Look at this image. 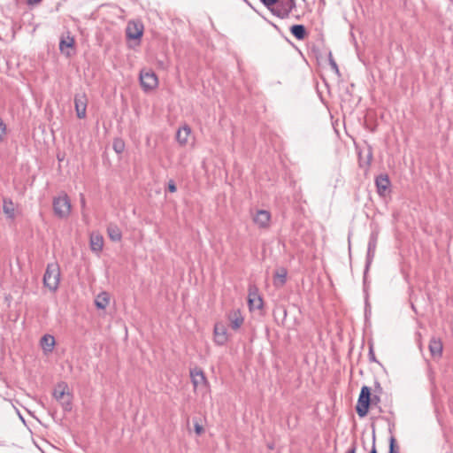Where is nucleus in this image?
<instances>
[{
	"mask_svg": "<svg viewBox=\"0 0 453 453\" xmlns=\"http://www.w3.org/2000/svg\"><path fill=\"white\" fill-rule=\"evenodd\" d=\"M60 275V267L58 263L48 264L42 279L44 287L55 292L58 288Z\"/></svg>",
	"mask_w": 453,
	"mask_h": 453,
	"instance_id": "obj_1",
	"label": "nucleus"
},
{
	"mask_svg": "<svg viewBox=\"0 0 453 453\" xmlns=\"http://www.w3.org/2000/svg\"><path fill=\"white\" fill-rule=\"evenodd\" d=\"M54 214L59 219H67L71 213L72 204L66 193L54 196L52 200Z\"/></svg>",
	"mask_w": 453,
	"mask_h": 453,
	"instance_id": "obj_2",
	"label": "nucleus"
},
{
	"mask_svg": "<svg viewBox=\"0 0 453 453\" xmlns=\"http://www.w3.org/2000/svg\"><path fill=\"white\" fill-rule=\"evenodd\" d=\"M372 406V389L364 385L361 388L360 394L356 405V411L360 418H365Z\"/></svg>",
	"mask_w": 453,
	"mask_h": 453,
	"instance_id": "obj_3",
	"label": "nucleus"
},
{
	"mask_svg": "<svg viewBox=\"0 0 453 453\" xmlns=\"http://www.w3.org/2000/svg\"><path fill=\"white\" fill-rule=\"evenodd\" d=\"M296 6V0H278L277 4L271 9V12L280 19H286Z\"/></svg>",
	"mask_w": 453,
	"mask_h": 453,
	"instance_id": "obj_4",
	"label": "nucleus"
},
{
	"mask_svg": "<svg viewBox=\"0 0 453 453\" xmlns=\"http://www.w3.org/2000/svg\"><path fill=\"white\" fill-rule=\"evenodd\" d=\"M140 84L144 91H150L157 88L158 84L157 76L151 70L142 69L140 72Z\"/></svg>",
	"mask_w": 453,
	"mask_h": 453,
	"instance_id": "obj_5",
	"label": "nucleus"
},
{
	"mask_svg": "<svg viewBox=\"0 0 453 453\" xmlns=\"http://www.w3.org/2000/svg\"><path fill=\"white\" fill-rule=\"evenodd\" d=\"M377 242H378V233L375 231H372L370 234L369 241H368L365 266V271H364V279H366L367 272H368V270L372 265V262L374 258L375 250H376V247H377Z\"/></svg>",
	"mask_w": 453,
	"mask_h": 453,
	"instance_id": "obj_6",
	"label": "nucleus"
},
{
	"mask_svg": "<svg viewBox=\"0 0 453 453\" xmlns=\"http://www.w3.org/2000/svg\"><path fill=\"white\" fill-rule=\"evenodd\" d=\"M252 219L259 228L266 229L270 226L271 213L267 210H257Z\"/></svg>",
	"mask_w": 453,
	"mask_h": 453,
	"instance_id": "obj_7",
	"label": "nucleus"
},
{
	"mask_svg": "<svg viewBox=\"0 0 453 453\" xmlns=\"http://www.w3.org/2000/svg\"><path fill=\"white\" fill-rule=\"evenodd\" d=\"M74 107L79 119H84L87 113V97L85 94H77L74 96Z\"/></svg>",
	"mask_w": 453,
	"mask_h": 453,
	"instance_id": "obj_8",
	"label": "nucleus"
},
{
	"mask_svg": "<svg viewBox=\"0 0 453 453\" xmlns=\"http://www.w3.org/2000/svg\"><path fill=\"white\" fill-rule=\"evenodd\" d=\"M391 182L388 174H380L375 178V186L380 196H384L389 190Z\"/></svg>",
	"mask_w": 453,
	"mask_h": 453,
	"instance_id": "obj_9",
	"label": "nucleus"
},
{
	"mask_svg": "<svg viewBox=\"0 0 453 453\" xmlns=\"http://www.w3.org/2000/svg\"><path fill=\"white\" fill-rule=\"evenodd\" d=\"M214 341L219 346L224 345L227 341V332L222 323H216L214 326Z\"/></svg>",
	"mask_w": 453,
	"mask_h": 453,
	"instance_id": "obj_10",
	"label": "nucleus"
},
{
	"mask_svg": "<svg viewBox=\"0 0 453 453\" xmlns=\"http://www.w3.org/2000/svg\"><path fill=\"white\" fill-rule=\"evenodd\" d=\"M227 319L230 322L231 328L234 330L239 329L244 320L240 310L231 311L227 315Z\"/></svg>",
	"mask_w": 453,
	"mask_h": 453,
	"instance_id": "obj_11",
	"label": "nucleus"
},
{
	"mask_svg": "<svg viewBox=\"0 0 453 453\" xmlns=\"http://www.w3.org/2000/svg\"><path fill=\"white\" fill-rule=\"evenodd\" d=\"M40 345L45 354L51 353L56 345L55 337L49 334H44L40 340Z\"/></svg>",
	"mask_w": 453,
	"mask_h": 453,
	"instance_id": "obj_12",
	"label": "nucleus"
},
{
	"mask_svg": "<svg viewBox=\"0 0 453 453\" xmlns=\"http://www.w3.org/2000/svg\"><path fill=\"white\" fill-rule=\"evenodd\" d=\"M190 377L191 381L194 385V388H197L201 384H206L207 379L204 375V372L198 368H194L190 370Z\"/></svg>",
	"mask_w": 453,
	"mask_h": 453,
	"instance_id": "obj_13",
	"label": "nucleus"
},
{
	"mask_svg": "<svg viewBox=\"0 0 453 453\" xmlns=\"http://www.w3.org/2000/svg\"><path fill=\"white\" fill-rule=\"evenodd\" d=\"M442 342L439 338L433 337L429 342V350L433 357H441L442 354Z\"/></svg>",
	"mask_w": 453,
	"mask_h": 453,
	"instance_id": "obj_14",
	"label": "nucleus"
},
{
	"mask_svg": "<svg viewBox=\"0 0 453 453\" xmlns=\"http://www.w3.org/2000/svg\"><path fill=\"white\" fill-rule=\"evenodd\" d=\"M107 234L111 241L120 242L122 239V232L116 223H109L107 226Z\"/></svg>",
	"mask_w": 453,
	"mask_h": 453,
	"instance_id": "obj_15",
	"label": "nucleus"
},
{
	"mask_svg": "<svg viewBox=\"0 0 453 453\" xmlns=\"http://www.w3.org/2000/svg\"><path fill=\"white\" fill-rule=\"evenodd\" d=\"M70 394L71 393L68 390V385L65 382L58 383L53 391V396L58 402L65 398Z\"/></svg>",
	"mask_w": 453,
	"mask_h": 453,
	"instance_id": "obj_16",
	"label": "nucleus"
},
{
	"mask_svg": "<svg viewBox=\"0 0 453 453\" xmlns=\"http://www.w3.org/2000/svg\"><path fill=\"white\" fill-rule=\"evenodd\" d=\"M291 35L297 40H303L308 33L306 27L303 24H294L289 27Z\"/></svg>",
	"mask_w": 453,
	"mask_h": 453,
	"instance_id": "obj_17",
	"label": "nucleus"
},
{
	"mask_svg": "<svg viewBox=\"0 0 453 453\" xmlns=\"http://www.w3.org/2000/svg\"><path fill=\"white\" fill-rule=\"evenodd\" d=\"M126 35L127 39L140 40L143 35V27L142 26L138 27L137 25H134V27H131L128 25L126 30Z\"/></svg>",
	"mask_w": 453,
	"mask_h": 453,
	"instance_id": "obj_18",
	"label": "nucleus"
},
{
	"mask_svg": "<svg viewBox=\"0 0 453 453\" xmlns=\"http://www.w3.org/2000/svg\"><path fill=\"white\" fill-rule=\"evenodd\" d=\"M191 134V128L188 125H184L179 128L176 133V140L180 145H185L188 142V136Z\"/></svg>",
	"mask_w": 453,
	"mask_h": 453,
	"instance_id": "obj_19",
	"label": "nucleus"
},
{
	"mask_svg": "<svg viewBox=\"0 0 453 453\" xmlns=\"http://www.w3.org/2000/svg\"><path fill=\"white\" fill-rule=\"evenodd\" d=\"M90 248L92 251L99 252L104 248V238L100 234H91Z\"/></svg>",
	"mask_w": 453,
	"mask_h": 453,
	"instance_id": "obj_20",
	"label": "nucleus"
},
{
	"mask_svg": "<svg viewBox=\"0 0 453 453\" xmlns=\"http://www.w3.org/2000/svg\"><path fill=\"white\" fill-rule=\"evenodd\" d=\"M3 211L8 219H13L15 218V209L12 199L4 198Z\"/></svg>",
	"mask_w": 453,
	"mask_h": 453,
	"instance_id": "obj_21",
	"label": "nucleus"
},
{
	"mask_svg": "<svg viewBox=\"0 0 453 453\" xmlns=\"http://www.w3.org/2000/svg\"><path fill=\"white\" fill-rule=\"evenodd\" d=\"M288 272L284 267L278 269L274 273V285L282 287L287 281Z\"/></svg>",
	"mask_w": 453,
	"mask_h": 453,
	"instance_id": "obj_22",
	"label": "nucleus"
},
{
	"mask_svg": "<svg viewBox=\"0 0 453 453\" xmlns=\"http://www.w3.org/2000/svg\"><path fill=\"white\" fill-rule=\"evenodd\" d=\"M110 302L109 296L106 292H103L99 294L95 299V305L99 310H104L106 308Z\"/></svg>",
	"mask_w": 453,
	"mask_h": 453,
	"instance_id": "obj_23",
	"label": "nucleus"
},
{
	"mask_svg": "<svg viewBox=\"0 0 453 453\" xmlns=\"http://www.w3.org/2000/svg\"><path fill=\"white\" fill-rule=\"evenodd\" d=\"M249 305L250 309H261L263 306V300L259 296L255 293L249 294Z\"/></svg>",
	"mask_w": 453,
	"mask_h": 453,
	"instance_id": "obj_24",
	"label": "nucleus"
},
{
	"mask_svg": "<svg viewBox=\"0 0 453 453\" xmlns=\"http://www.w3.org/2000/svg\"><path fill=\"white\" fill-rule=\"evenodd\" d=\"M364 292H365V317L367 319L371 315V305L368 300V291L366 287V279H364Z\"/></svg>",
	"mask_w": 453,
	"mask_h": 453,
	"instance_id": "obj_25",
	"label": "nucleus"
},
{
	"mask_svg": "<svg viewBox=\"0 0 453 453\" xmlns=\"http://www.w3.org/2000/svg\"><path fill=\"white\" fill-rule=\"evenodd\" d=\"M74 45L73 37L67 36V38H61L59 42V50L64 52L65 48H73Z\"/></svg>",
	"mask_w": 453,
	"mask_h": 453,
	"instance_id": "obj_26",
	"label": "nucleus"
},
{
	"mask_svg": "<svg viewBox=\"0 0 453 453\" xmlns=\"http://www.w3.org/2000/svg\"><path fill=\"white\" fill-rule=\"evenodd\" d=\"M60 402V404L63 408V411L65 412H69L72 411L73 408V395L70 394L65 398L62 399Z\"/></svg>",
	"mask_w": 453,
	"mask_h": 453,
	"instance_id": "obj_27",
	"label": "nucleus"
},
{
	"mask_svg": "<svg viewBox=\"0 0 453 453\" xmlns=\"http://www.w3.org/2000/svg\"><path fill=\"white\" fill-rule=\"evenodd\" d=\"M112 148L117 154H121L125 150V142L121 138H115L112 142Z\"/></svg>",
	"mask_w": 453,
	"mask_h": 453,
	"instance_id": "obj_28",
	"label": "nucleus"
},
{
	"mask_svg": "<svg viewBox=\"0 0 453 453\" xmlns=\"http://www.w3.org/2000/svg\"><path fill=\"white\" fill-rule=\"evenodd\" d=\"M388 453H399V447L397 445L396 439L393 435L389 438Z\"/></svg>",
	"mask_w": 453,
	"mask_h": 453,
	"instance_id": "obj_29",
	"label": "nucleus"
},
{
	"mask_svg": "<svg viewBox=\"0 0 453 453\" xmlns=\"http://www.w3.org/2000/svg\"><path fill=\"white\" fill-rule=\"evenodd\" d=\"M328 59H329V65H330L331 68L334 70V72L338 76H340V71H339L338 65H337L336 62L334 61V59L333 58L331 52H329Z\"/></svg>",
	"mask_w": 453,
	"mask_h": 453,
	"instance_id": "obj_30",
	"label": "nucleus"
},
{
	"mask_svg": "<svg viewBox=\"0 0 453 453\" xmlns=\"http://www.w3.org/2000/svg\"><path fill=\"white\" fill-rule=\"evenodd\" d=\"M368 356H369V360L371 362L379 363V361L376 359V357H375V354H374V351H373V345H372V343L369 344Z\"/></svg>",
	"mask_w": 453,
	"mask_h": 453,
	"instance_id": "obj_31",
	"label": "nucleus"
},
{
	"mask_svg": "<svg viewBox=\"0 0 453 453\" xmlns=\"http://www.w3.org/2000/svg\"><path fill=\"white\" fill-rule=\"evenodd\" d=\"M194 430H195V433L197 434V435H201L204 429H203V426L202 425H200L196 420L194 419Z\"/></svg>",
	"mask_w": 453,
	"mask_h": 453,
	"instance_id": "obj_32",
	"label": "nucleus"
},
{
	"mask_svg": "<svg viewBox=\"0 0 453 453\" xmlns=\"http://www.w3.org/2000/svg\"><path fill=\"white\" fill-rule=\"evenodd\" d=\"M260 2L268 9L271 11L273 9V5L277 4L278 0H260Z\"/></svg>",
	"mask_w": 453,
	"mask_h": 453,
	"instance_id": "obj_33",
	"label": "nucleus"
},
{
	"mask_svg": "<svg viewBox=\"0 0 453 453\" xmlns=\"http://www.w3.org/2000/svg\"><path fill=\"white\" fill-rule=\"evenodd\" d=\"M6 133V125L3 121V119L0 118V142L3 141L4 135Z\"/></svg>",
	"mask_w": 453,
	"mask_h": 453,
	"instance_id": "obj_34",
	"label": "nucleus"
},
{
	"mask_svg": "<svg viewBox=\"0 0 453 453\" xmlns=\"http://www.w3.org/2000/svg\"><path fill=\"white\" fill-rule=\"evenodd\" d=\"M167 190L170 192V193H174L176 192L177 190V187H176V184L174 182L173 180H170L167 183Z\"/></svg>",
	"mask_w": 453,
	"mask_h": 453,
	"instance_id": "obj_35",
	"label": "nucleus"
},
{
	"mask_svg": "<svg viewBox=\"0 0 453 453\" xmlns=\"http://www.w3.org/2000/svg\"><path fill=\"white\" fill-rule=\"evenodd\" d=\"M356 452H357V442L354 441L345 453H356Z\"/></svg>",
	"mask_w": 453,
	"mask_h": 453,
	"instance_id": "obj_36",
	"label": "nucleus"
},
{
	"mask_svg": "<svg viewBox=\"0 0 453 453\" xmlns=\"http://www.w3.org/2000/svg\"><path fill=\"white\" fill-rule=\"evenodd\" d=\"M380 401V397L378 395L372 394V405H377Z\"/></svg>",
	"mask_w": 453,
	"mask_h": 453,
	"instance_id": "obj_37",
	"label": "nucleus"
},
{
	"mask_svg": "<svg viewBox=\"0 0 453 453\" xmlns=\"http://www.w3.org/2000/svg\"><path fill=\"white\" fill-rule=\"evenodd\" d=\"M372 441H373V445L372 447L370 453H378L376 450V448H375V431L374 430L372 432Z\"/></svg>",
	"mask_w": 453,
	"mask_h": 453,
	"instance_id": "obj_38",
	"label": "nucleus"
},
{
	"mask_svg": "<svg viewBox=\"0 0 453 453\" xmlns=\"http://www.w3.org/2000/svg\"><path fill=\"white\" fill-rule=\"evenodd\" d=\"M372 158V150H369V152H368V155H367V165H370L371 164V160Z\"/></svg>",
	"mask_w": 453,
	"mask_h": 453,
	"instance_id": "obj_39",
	"label": "nucleus"
},
{
	"mask_svg": "<svg viewBox=\"0 0 453 453\" xmlns=\"http://www.w3.org/2000/svg\"><path fill=\"white\" fill-rule=\"evenodd\" d=\"M379 390L380 392L382 390L380 384L378 381H375V391Z\"/></svg>",
	"mask_w": 453,
	"mask_h": 453,
	"instance_id": "obj_40",
	"label": "nucleus"
},
{
	"mask_svg": "<svg viewBox=\"0 0 453 453\" xmlns=\"http://www.w3.org/2000/svg\"><path fill=\"white\" fill-rule=\"evenodd\" d=\"M42 0H27L29 4H39Z\"/></svg>",
	"mask_w": 453,
	"mask_h": 453,
	"instance_id": "obj_41",
	"label": "nucleus"
},
{
	"mask_svg": "<svg viewBox=\"0 0 453 453\" xmlns=\"http://www.w3.org/2000/svg\"><path fill=\"white\" fill-rule=\"evenodd\" d=\"M382 418L388 422L389 432L391 433L392 432V427L394 426V424H390L389 420L387 418Z\"/></svg>",
	"mask_w": 453,
	"mask_h": 453,
	"instance_id": "obj_42",
	"label": "nucleus"
},
{
	"mask_svg": "<svg viewBox=\"0 0 453 453\" xmlns=\"http://www.w3.org/2000/svg\"><path fill=\"white\" fill-rule=\"evenodd\" d=\"M81 203L82 207H84L85 204H86L85 198H84V196L82 195H81Z\"/></svg>",
	"mask_w": 453,
	"mask_h": 453,
	"instance_id": "obj_43",
	"label": "nucleus"
},
{
	"mask_svg": "<svg viewBox=\"0 0 453 453\" xmlns=\"http://www.w3.org/2000/svg\"><path fill=\"white\" fill-rule=\"evenodd\" d=\"M16 411H17V413H18L19 417L20 418V419L24 422L25 420H24L23 417L21 416L19 411V410H16Z\"/></svg>",
	"mask_w": 453,
	"mask_h": 453,
	"instance_id": "obj_44",
	"label": "nucleus"
},
{
	"mask_svg": "<svg viewBox=\"0 0 453 453\" xmlns=\"http://www.w3.org/2000/svg\"><path fill=\"white\" fill-rule=\"evenodd\" d=\"M272 25L273 26V27H274L275 29H277V30L279 29V27H278L276 25H274V24H272Z\"/></svg>",
	"mask_w": 453,
	"mask_h": 453,
	"instance_id": "obj_45",
	"label": "nucleus"
},
{
	"mask_svg": "<svg viewBox=\"0 0 453 453\" xmlns=\"http://www.w3.org/2000/svg\"><path fill=\"white\" fill-rule=\"evenodd\" d=\"M378 408H379V411H380V412H382V409H381V407H380V406H379Z\"/></svg>",
	"mask_w": 453,
	"mask_h": 453,
	"instance_id": "obj_46",
	"label": "nucleus"
}]
</instances>
